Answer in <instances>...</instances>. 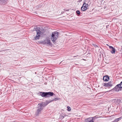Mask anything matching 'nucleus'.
<instances>
[{
  "mask_svg": "<svg viewBox=\"0 0 122 122\" xmlns=\"http://www.w3.org/2000/svg\"><path fill=\"white\" fill-rule=\"evenodd\" d=\"M67 110L68 111H71V108L69 106H68L67 107Z\"/></svg>",
  "mask_w": 122,
  "mask_h": 122,
  "instance_id": "nucleus-16",
  "label": "nucleus"
},
{
  "mask_svg": "<svg viewBox=\"0 0 122 122\" xmlns=\"http://www.w3.org/2000/svg\"><path fill=\"white\" fill-rule=\"evenodd\" d=\"M59 34L58 32H54L52 33L51 39L53 42H54L56 40Z\"/></svg>",
  "mask_w": 122,
  "mask_h": 122,
  "instance_id": "nucleus-2",
  "label": "nucleus"
},
{
  "mask_svg": "<svg viewBox=\"0 0 122 122\" xmlns=\"http://www.w3.org/2000/svg\"><path fill=\"white\" fill-rule=\"evenodd\" d=\"M46 44H48L49 45H51V43L50 41L49 40H47L45 42Z\"/></svg>",
  "mask_w": 122,
  "mask_h": 122,
  "instance_id": "nucleus-13",
  "label": "nucleus"
},
{
  "mask_svg": "<svg viewBox=\"0 0 122 122\" xmlns=\"http://www.w3.org/2000/svg\"><path fill=\"white\" fill-rule=\"evenodd\" d=\"M114 90L116 91H121L122 89L119 86V85L118 84L115 87L113 88Z\"/></svg>",
  "mask_w": 122,
  "mask_h": 122,
  "instance_id": "nucleus-7",
  "label": "nucleus"
},
{
  "mask_svg": "<svg viewBox=\"0 0 122 122\" xmlns=\"http://www.w3.org/2000/svg\"><path fill=\"white\" fill-rule=\"evenodd\" d=\"M55 95L54 93L52 92H42V97H49L51 96H52L54 95Z\"/></svg>",
  "mask_w": 122,
  "mask_h": 122,
  "instance_id": "nucleus-3",
  "label": "nucleus"
},
{
  "mask_svg": "<svg viewBox=\"0 0 122 122\" xmlns=\"http://www.w3.org/2000/svg\"><path fill=\"white\" fill-rule=\"evenodd\" d=\"M92 119H91L90 122H94L93 121L94 120H92Z\"/></svg>",
  "mask_w": 122,
  "mask_h": 122,
  "instance_id": "nucleus-20",
  "label": "nucleus"
},
{
  "mask_svg": "<svg viewBox=\"0 0 122 122\" xmlns=\"http://www.w3.org/2000/svg\"><path fill=\"white\" fill-rule=\"evenodd\" d=\"M42 92H40L39 93V95L42 97Z\"/></svg>",
  "mask_w": 122,
  "mask_h": 122,
  "instance_id": "nucleus-18",
  "label": "nucleus"
},
{
  "mask_svg": "<svg viewBox=\"0 0 122 122\" xmlns=\"http://www.w3.org/2000/svg\"><path fill=\"white\" fill-rule=\"evenodd\" d=\"M79 56L78 55H77V56H73L74 57H78V56Z\"/></svg>",
  "mask_w": 122,
  "mask_h": 122,
  "instance_id": "nucleus-21",
  "label": "nucleus"
},
{
  "mask_svg": "<svg viewBox=\"0 0 122 122\" xmlns=\"http://www.w3.org/2000/svg\"><path fill=\"white\" fill-rule=\"evenodd\" d=\"M76 13L78 15H80V12L79 10H77L76 11Z\"/></svg>",
  "mask_w": 122,
  "mask_h": 122,
  "instance_id": "nucleus-17",
  "label": "nucleus"
},
{
  "mask_svg": "<svg viewBox=\"0 0 122 122\" xmlns=\"http://www.w3.org/2000/svg\"><path fill=\"white\" fill-rule=\"evenodd\" d=\"M103 86L106 87H111L112 86V84L111 81H109L107 83H104Z\"/></svg>",
  "mask_w": 122,
  "mask_h": 122,
  "instance_id": "nucleus-6",
  "label": "nucleus"
},
{
  "mask_svg": "<svg viewBox=\"0 0 122 122\" xmlns=\"http://www.w3.org/2000/svg\"><path fill=\"white\" fill-rule=\"evenodd\" d=\"M102 117L101 116H98V115H96L93 117H91L92 118V120L95 121L96 119Z\"/></svg>",
  "mask_w": 122,
  "mask_h": 122,
  "instance_id": "nucleus-9",
  "label": "nucleus"
},
{
  "mask_svg": "<svg viewBox=\"0 0 122 122\" xmlns=\"http://www.w3.org/2000/svg\"><path fill=\"white\" fill-rule=\"evenodd\" d=\"M103 79L104 81H107L109 80V77L107 76H103Z\"/></svg>",
  "mask_w": 122,
  "mask_h": 122,
  "instance_id": "nucleus-8",
  "label": "nucleus"
},
{
  "mask_svg": "<svg viewBox=\"0 0 122 122\" xmlns=\"http://www.w3.org/2000/svg\"><path fill=\"white\" fill-rule=\"evenodd\" d=\"M53 100L51 101H46V103L44 102H43L41 103H39L37 105V109L35 115L36 116H38L41 113V111L43 110L44 107L46 106L49 103L53 101Z\"/></svg>",
  "mask_w": 122,
  "mask_h": 122,
  "instance_id": "nucleus-1",
  "label": "nucleus"
},
{
  "mask_svg": "<svg viewBox=\"0 0 122 122\" xmlns=\"http://www.w3.org/2000/svg\"><path fill=\"white\" fill-rule=\"evenodd\" d=\"M88 4L86 3H84L82 6L81 8V10L82 11H85L87 9Z\"/></svg>",
  "mask_w": 122,
  "mask_h": 122,
  "instance_id": "nucleus-5",
  "label": "nucleus"
},
{
  "mask_svg": "<svg viewBox=\"0 0 122 122\" xmlns=\"http://www.w3.org/2000/svg\"><path fill=\"white\" fill-rule=\"evenodd\" d=\"M115 48H114L112 49V50L111 51V52L112 54H114L115 53Z\"/></svg>",
  "mask_w": 122,
  "mask_h": 122,
  "instance_id": "nucleus-14",
  "label": "nucleus"
},
{
  "mask_svg": "<svg viewBox=\"0 0 122 122\" xmlns=\"http://www.w3.org/2000/svg\"><path fill=\"white\" fill-rule=\"evenodd\" d=\"M8 0H0V3L3 4H5L7 3Z\"/></svg>",
  "mask_w": 122,
  "mask_h": 122,
  "instance_id": "nucleus-10",
  "label": "nucleus"
},
{
  "mask_svg": "<svg viewBox=\"0 0 122 122\" xmlns=\"http://www.w3.org/2000/svg\"><path fill=\"white\" fill-rule=\"evenodd\" d=\"M36 30L37 34L34 37V39L36 40H37L39 39L41 32L38 29Z\"/></svg>",
  "mask_w": 122,
  "mask_h": 122,
  "instance_id": "nucleus-4",
  "label": "nucleus"
},
{
  "mask_svg": "<svg viewBox=\"0 0 122 122\" xmlns=\"http://www.w3.org/2000/svg\"><path fill=\"white\" fill-rule=\"evenodd\" d=\"M118 85H119V87H120L122 89V81H121V82L120 84H118Z\"/></svg>",
  "mask_w": 122,
  "mask_h": 122,
  "instance_id": "nucleus-15",
  "label": "nucleus"
},
{
  "mask_svg": "<svg viewBox=\"0 0 122 122\" xmlns=\"http://www.w3.org/2000/svg\"><path fill=\"white\" fill-rule=\"evenodd\" d=\"M122 118L121 117H120L118 118L115 119V120L113 121V122H118L119 120H120Z\"/></svg>",
  "mask_w": 122,
  "mask_h": 122,
  "instance_id": "nucleus-12",
  "label": "nucleus"
},
{
  "mask_svg": "<svg viewBox=\"0 0 122 122\" xmlns=\"http://www.w3.org/2000/svg\"><path fill=\"white\" fill-rule=\"evenodd\" d=\"M54 100L55 101H56V98H55V99H54Z\"/></svg>",
  "mask_w": 122,
  "mask_h": 122,
  "instance_id": "nucleus-23",
  "label": "nucleus"
},
{
  "mask_svg": "<svg viewBox=\"0 0 122 122\" xmlns=\"http://www.w3.org/2000/svg\"><path fill=\"white\" fill-rule=\"evenodd\" d=\"M92 118H89L85 120V122H90Z\"/></svg>",
  "mask_w": 122,
  "mask_h": 122,
  "instance_id": "nucleus-11",
  "label": "nucleus"
},
{
  "mask_svg": "<svg viewBox=\"0 0 122 122\" xmlns=\"http://www.w3.org/2000/svg\"><path fill=\"white\" fill-rule=\"evenodd\" d=\"M94 46L96 47H97L98 46H97L96 45H94Z\"/></svg>",
  "mask_w": 122,
  "mask_h": 122,
  "instance_id": "nucleus-22",
  "label": "nucleus"
},
{
  "mask_svg": "<svg viewBox=\"0 0 122 122\" xmlns=\"http://www.w3.org/2000/svg\"><path fill=\"white\" fill-rule=\"evenodd\" d=\"M109 47L110 49H112L114 48L113 47L110 46H109Z\"/></svg>",
  "mask_w": 122,
  "mask_h": 122,
  "instance_id": "nucleus-19",
  "label": "nucleus"
}]
</instances>
